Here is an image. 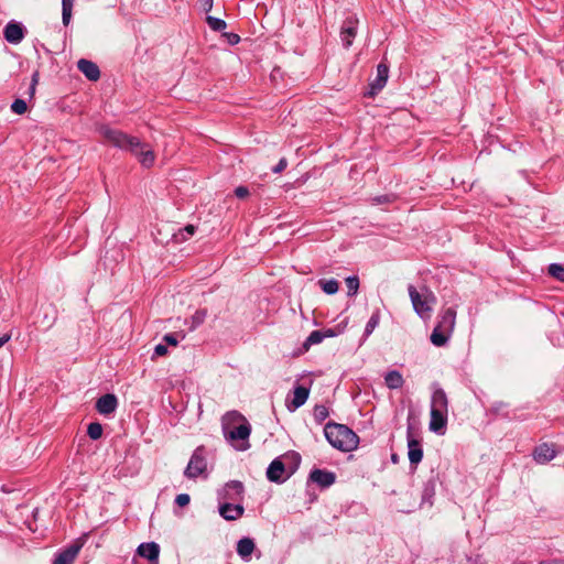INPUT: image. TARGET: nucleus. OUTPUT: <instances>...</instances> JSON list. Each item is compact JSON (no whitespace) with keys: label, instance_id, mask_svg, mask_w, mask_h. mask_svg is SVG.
I'll list each match as a JSON object with an SVG mask.
<instances>
[{"label":"nucleus","instance_id":"obj_1","mask_svg":"<svg viewBox=\"0 0 564 564\" xmlns=\"http://www.w3.org/2000/svg\"><path fill=\"white\" fill-rule=\"evenodd\" d=\"M98 132L106 142L118 149L129 151L131 154L137 156L143 167H151L154 164V152L147 143L141 142L139 138L129 135L106 124L100 126L98 128Z\"/></svg>","mask_w":564,"mask_h":564},{"label":"nucleus","instance_id":"obj_2","mask_svg":"<svg viewBox=\"0 0 564 564\" xmlns=\"http://www.w3.org/2000/svg\"><path fill=\"white\" fill-rule=\"evenodd\" d=\"M324 434L327 442L341 452H351L358 447L359 436L345 424L329 421L325 424Z\"/></svg>","mask_w":564,"mask_h":564},{"label":"nucleus","instance_id":"obj_3","mask_svg":"<svg viewBox=\"0 0 564 564\" xmlns=\"http://www.w3.org/2000/svg\"><path fill=\"white\" fill-rule=\"evenodd\" d=\"M207 469V462L205 457V448L197 447L191 456V459L184 470V476L188 479H196L203 475Z\"/></svg>","mask_w":564,"mask_h":564},{"label":"nucleus","instance_id":"obj_4","mask_svg":"<svg viewBox=\"0 0 564 564\" xmlns=\"http://www.w3.org/2000/svg\"><path fill=\"white\" fill-rule=\"evenodd\" d=\"M227 416L232 417L234 420H237V421H241L242 423H240L238 426H236L231 431H226V427L224 426L225 436L230 438L231 441L248 440L250 436V433H251V426L248 423V421L246 420V417L242 416L237 411H232V412L228 413Z\"/></svg>","mask_w":564,"mask_h":564},{"label":"nucleus","instance_id":"obj_5","mask_svg":"<svg viewBox=\"0 0 564 564\" xmlns=\"http://www.w3.org/2000/svg\"><path fill=\"white\" fill-rule=\"evenodd\" d=\"M243 484L239 480H230L218 491V498L224 502H240L243 499Z\"/></svg>","mask_w":564,"mask_h":564},{"label":"nucleus","instance_id":"obj_6","mask_svg":"<svg viewBox=\"0 0 564 564\" xmlns=\"http://www.w3.org/2000/svg\"><path fill=\"white\" fill-rule=\"evenodd\" d=\"M408 456L411 465H417L423 458V448L421 442L414 435V429L411 423L406 429Z\"/></svg>","mask_w":564,"mask_h":564},{"label":"nucleus","instance_id":"obj_7","mask_svg":"<svg viewBox=\"0 0 564 564\" xmlns=\"http://www.w3.org/2000/svg\"><path fill=\"white\" fill-rule=\"evenodd\" d=\"M409 295L413 305L414 312L421 317V318H430L432 307L429 304L427 299H423L421 294L417 292L414 285L410 284L408 288Z\"/></svg>","mask_w":564,"mask_h":564},{"label":"nucleus","instance_id":"obj_8","mask_svg":"<svg viewBox=\"0 0 564 564\" xmlns=\"http://www.w3.org/2000/svg\"><path fill=\"white\" fill-rule=\"evenodd\" d=\"M308 481L318 485L321 488H328L336 481V475L326 469L314 468L308 475Z\"/></svg>","mask_w":564,"mask_h":564},{"label":"nucleus","instance_id":"obj_9","mask_svg":"<svg viewBox=\"0 0 564 564\" xmlns=\"http://www.w3.org/2000/svg\"><path fill=\"white\" fill-rule=\"evenodd\" d=\"M219 514L227 521H235L243 516L245 508L241 503L223 502L218 508Z\"/></svg>","mask_w":564,"mask_h":564},{"label":"nucleus","instance_id":"obj_10","mask_svg":"<svg viewBox=\"0 0 564 564\" xmlns=\"http://www.w3.org/2000/svg\"><path fill=\"white\" fill-rule=\"evenodd\" d=\"M285 465L280 457L274 458L267 469V478L275 484H282L286 480L284 476Z\"/></svg>","mask_w":564,"mask_h":564},{"label":"nucleus","instance_id":"obj_11","mask_svg":"<svg viewBox=\"0 0 564 564\" xmlns=\"http://www.w3.org/2000/svg\"><path fill=\"white\" fill-rule=\"evenodd\" d=\"M556 449L553 444L542 443L533 451V458L539 464H545L556 457Z\"/></svg>","mask_w":564,"mask_h":564},{"label":"nucleus","instance_id":"obj_12","mask_svg":"<svg viewBox=\"0 0 564 564\" xmlns=\"http://www.w3.org/2000/svg\"><path fill=\"white\" fill-rule=\"evenodd\" d=\"M96 410L102 415L113 413L118 406V399L112 393L101 395L96 402Z\"/></svg>","mask_w":564,"mask_h":564},{"label":"nucleus","instance_id":"obj_13","mask_svg":"<svg viewBox=\"0 0 564 564\" xmlns=\"http://www.w3.org/2000/svg\"><path fill=\"white\" fill-rule=\"evenodd\" d=\"M388 76H389V67L386 64L380 63L377 66V77L373 82L370 83V91H369L370 96L376 95L378 91H380L386 86Z\"/></svg>","mask_w":564,"mask_h":564},{"label":"nucleus","instance_id":"obj_14","mask_svg":"<svg viewBox=\"0 0 564 564\" xmlns=\"http://www.w3.org/2000/svg\"><path fill=\"white\" fill-rule=\"evenodd\" d=\"M80 549L78 543L70 544L56 555L52 564H74Z\"/></svg>","mask_w":564,"mask_h":564},{"label":"nucleus","instance_id":"obj_15","mask_svg":"<svg viewBox=\"0 0 564 564\" xmlns=\"http://www.w3.org/2000/svg\"><path fill=\"white\" fill-rule=\"evenodd\" d=\"M447 413L443 411L431 410L430 430L437 434H444L447 424Z\"/></svg>","mask_w":564,"mask_h":564},{"label":"nucleus","instance_id":"obj_16","mask_svg":"<svg viewBox=\"0 0 564 564\" xmlns=\"http://www.w3.org/2000/svg\"><path fill=\"white\" fill-rule=\"evenodd\" d=\"M39 314L42 315V317L39 321V323L45 329L51 328L55 324V322L57 319V308H56V306L53 303H50V304H47L45 306L43 305L40 308V313Z\"/></svg>","mask_w":564,"mask_h":564},{"label":"nucleus","instance_id":"obj_17","mask_svg":"<svg viewBox=\"0 0 564 564\" xmlns=\"http://www.w3.org/2000/svg\"><path fill=\"white\" fill-rule=\"evenodd\" d=\"M3 35L9 43L18 44L24 37L23 26L17 22H9L4 28Z\"/></svg>","mask_w":564,"mask_h":564},{"label":"nucleus","instance_id":"obj_18","mask_svg":"<svg viewBox=\"0 0 564 564\" xmlns=\"http://www.w3.org/2000/svg\"><path fill=\"white\" fill-rule=\"evenodd\" d=\"M78 69L89 79L96 82L100 77V70L96 63L80 58L77 62Z\"/></svg>","mask_w":564,"mask_h":564},{"label":"nucleus","instance_id":"obj_19","mask_svg":"<svg viewBox=\"0 0 564 564\" xmlns=\"http://www.w3.org/2000/svg\"><path fill=\"white\" fill-rule=\"evenodd\" d=\"M138 554L149 560L150 562H158L160 554V546L155 542L142 543L137 550Z\"/></svg>","mask_w":564,"mask_h":564},{"label":"nucleus","instance_id":"obj_20","mask_svg":"<svg viewBox=\"0 0 564 564\" xmlns=\"http://www.w3.org/2000/svg\"><path fill=\"white\" fill-rule=\"evenodd\" d=\"M357 34L355 22L350 19L346 20L340 30V39L343 45L348 48Z\"/></svg>","mask_w":564,"mask_h":564},{"label":"nucleus","instance_id":"obj_21","mask_svg":"<svg viewBox=\"0 0 564 564\" xmlns=\"http://www.w3.org/2000/svg\"><path fill=\"white\" fill-rule=\"evenodd\" d=\"M456 322V310L454 307L446 308L442 316L440 322L437 323V327L444 329L445 332H448L452 334L455 327Z\"/></svg>","mask_w":564,"mask_h":564},{"label":"nucleus","instance_id":"obj_22","mask_svg":"<svg viewBox=\"0 0 564 564\" xmlns=\"http://www.w3.org/2000/svg\"><path fill=\"white\" fill-rule=\"evenodd\" d=\"M431 410L448 412V400L442 388L434 390L431 399Z\"/></svg>","mask_w":564,"mask_h":564},{"label":"nucleus","instance_id":"obj_23","mask_svg":"<svg viewBox=\"0 0 564 564\" xmlns=\"http://www.w3.org/2000/svg\"><path fill=\"white\" fill-rule=\"evenodd\" d=\"M256 549V544L251 538H242L237 543V553L238 555L248 561Z\"/></svg>","mask_w":564,"mask_h":564},{"label":"nucleus","instance_id":"obj_24","mask_svg":"<svg viewBox=\"0 0 564 564\" xmlns=\"http://www.w3.org/2000/svg\"><path fill=\"white\" fill-rule=\"evenodd\" d=\"M293 394L294 397L291 405H288L290 410H296L306 402L310 395V389L304 386H297L295 387Z\"/></svg>","mask_w":564,"mask_h":564},{"label":"nucleus","instance_id":"obj_25","mask_svg":"<svg viewBox=\"0 0 564 564\" xmlns=\"http://www.w3.org/2000/svg\"><path fill=\"white\" fill-rule=\"evenodd\" d=\"M384 381H386V386L389 389H393V390L401 388L404 383L403 377H402L401 372H399L398 370L388 371L384 376Z\"/></svg>","mask_w":564,"mask_h":564},{"label":"nucleus","instance_id":"obj_26","mask_svg":"<svg viewBox=\"0 0 564 564\" xmlns=\"http://www.w3.org/2000/svg\"><path fill=\"white\" fill-rule=\"evenodd\" d=\"M435 495V480L434 478H430L423 485L422 489V505L427 503L429 506L433 505L432 498Z\"/></svg>","mask_w":564,"mask_h":564},{"label":"nucleus","instance_id":"obj_27","mask_svg":"<svg viewBox=\"0 0 564 564\" xmlns=\"http://www.w3.org/2000/svg\"><path fill=\"white\" fill-rule=\"evenodd\" d=\"M449 335L451 334L448 332H445L444 329L435 326V328L433 329V332L431 334V341L433 345H435L437 347H442L447 343Z\"/></svg>","mask_w":564,"mask_h":564},{"label":"nucleus","instance_id":"obj_28","mask_svg":"<svg viewBox=\"0 0 564 564\" xmlns=\"http://www.w3.org/2000/svg\"><path fill=\"white\" fill-rule=\"evenodd\" d=\"M75 0H62V22L67 26L72 19Z\"/></svg>","mask_w":564,"mask_h":564},{"label":"nucleus","instance_id":"obj_29","mask_svg":"<svg viewBox=\"0 0 564 564\" xmlns=\"http://www.w3.org/2000/svg\"><path fill=\"white\" fill-rule=\"evenodd\" d=\"M318 284L322 288V290L328 295L335 294L339 289V284L335 279H330V280L321 279L318 281Z\"/></svg>","mask_w":564,"mask_h":564},{"label":"nucleus","instance_id":"obj_30","mask_svg":"<svg viewBox=\"0 0 564 564\" xmlns=\"http://www.w3.org/2000/svg\"><path fill=\"white\" fill-rule=\"evenodd\" d=\"M323 339H324V334H322V330H319V329L313 330L308 335V337L305 339V341L303 344V348L305 350H308L312 345H317V344L322 343Z\"/></svg>","mask_w":564,"mask_h":564},{"label":"nucleus","instance_id":"obj_31","mask_svg":"<svg viewBox=\"0 0 564 564\" xmlns=\"http://www.w3.org/2000/svg\"><path fill=\"white\" fill-rule=\"evenodd\" d=\"M196 232L194 225H187L183 229H180L177 234H174V238L177 242H183L192 237Z\"/></svg>","mask_w":564,"mask_h":564},{"label":"nucleus","instance_id":"obj_32","mask_svg":"<svg viewBox=\"0 0 564 564\" xmlns=\"http://www.w3.org/2000/svg\"><path fill=\"white\" fill-rule=\"evenodd\" d=\"M206 22L213 31L220 32L227 28L226 21H224L223 19H219V18L212 17V15H208L206 18Z\"/></svg>","mask_w":564,"mask_h":564},{"label":"nucleus","instance_id":"obj_33","mask_svg":"<svg viewBox=\"0 0 564 564\" xmlns=\"http://www.w3.org/2000/svg\"><path fill=\"white\" fill-rule=\"evenodd\" d=\"M398 199V195L390 193V194H383L378 195L371 198L372 205H381V204H392Z\"/></svg>","mask_w":564,"mask_h":564},{"label":"nucleus","instance_id":"obj_34","mask_svg":"<svg viewBox=\"0 0 564 564\" xmlns=\"http://www.w3.org/2000/svg\"><path fill=\"white\" fill-rule=\"evenodd\" d=\"M328 415H329V411H328L327 406H325L323 404L315 405V408L313 410V416L317 423L321 424L323 421H325L328 417Z\"/></svg>","mask_w":564,"mask_h":564},{"label":"nucleus","instance_id":"obj_35","mask_svg":"<svg viewBox=\"0 0 564 564\" xmlns=\"http://www.w3.org/2000/svg\"><path fill=\"white\" fill-rule=\"evenodd\" d=\"M549 274L560 282H564V267L558 263H552L547 269Z\"/></svg>","mask_w":564,"mask_h":564},{"label":"nucleus","instance_id":"obj_36","mask_svg":"<svg viewBox=\"0 0 564 564\" xmlns=\"http://www.w3.org/2000/svg\"><path fill=\"white\" fill-rule=\"evenodd\" d=\"M380 322V312L376 311L371 317L369 318L366 327H365V336H369L376 329Z\"/></svg>","mask_w":564,"mask_h":564},{"label":"nucleus","instance_id":"obj_37","mask_svg":"<svg viewBox=\"0 0 564 564\" xmlns=\"http://www.w3.org/2000/svg\"><path fill=\"white\" fill-rule=\"evenodd\" d=\"M87 434L94 441L99 440L102 435V425L99 422H91L87 427Z\"/></svg>","mask_w":564,"mask_h":564},{"label":"nucleus","instance_id":"obj_38","mask_svg":"<svg viewBox=\"0 0 564 564\" xmlns=\"http://www.w3.org/2000/svg\"><path fill=\"white\" fill-rule=\"evenodd\" d=\"M346 286L348 290V296L356 295L359 289V279L356 275L348 276L346 279Z\"/></svg>","mask_w":564,"mask_h":564},{"label":"nucleus","instance_id":"obj_39","mask_svg":"<svg viewBox=\"0 0 564 564\" xmlns=\"http://www.w3.org/2000/svg\"><path fill=\"white\" fill-rule=\"evenodd\" d=\"M11 110L17 113V115H23L28 110V106H26V102L25 100L23 99H15L12 104H11Z\"/></svg>","mask_w":564,"mask_h":564},{"label":"nucleus","instance_id":"obj_40","mask_svg":"<svg viewBox=\"0 0 564 564\" xmlns=\"http://www.w3.org/2000/svg\"><path fill=\"white\" fill-rule=\"evenodd\" d=\"M191 501V497L188 494H180L175 497V503L178 507H186Z\"/></svg>","mask_w":564,"mask_h":564},{"label":"nucleus","instance_id":"obj_41","mask_svg":"<svg viewBox=\"0 0 564 564\" xmlns=\"http://www.w3.org/2000/svg\"><path fill=\"white\" fill-rule=\"evenodd\" d=\"M235 195H236L238 198L243 199V198H246V197H248V196H249V189H248V187H246V186H238V187H236V189H235Z\"/></svg>","mask_w":564,"mask_h":564},{"label":"nucleus","instance_id":"obj_42","mask_svg":"<svg viewBox=\"0 0 564 564\" xmlns=\"http://www.w3.org/2000/svg\"><path fill=\"white\" fill-rule=\"evenodd\" d=\"M286 165H288L286 159L282 158L279 161V163L275 166L272 167V172L275 173V174L281 173L282 171L285 170Z\"/></svg>","mask_w":564,"mask_h":564},{"label":"nucleus","instance_id":"obj_43","mask_svg":"<svg viewBox=\"0 0 564 564\" xmlns=\"http://www.w3.org/2000/svg\"><path fill=\"white\" fill-rule=\"evenodd\" d=\"M224 35L227 37L230 45H236L240 41V36L236 33H225Z\"/></svg>","mask_w":564,"mask_h":564},{"label":"nucleus","instance_id":"obj_44","mask_svg":"<svg viewBox=\"0 0 564 564\" xmlns=\"http://www.w3.org/2000/svg\"><path fill=\"white\" fill-rule=\"evenodd\" d=\"M163 340L167 345H171V346H176L177 343H178L175 334H166V335H164Z\"/></svg>","mask_w":564,"mask_h":564},{"label":"nucleus","instance_id":"obj_45","mask_svg":"<svg viewBox=\"0 0 564 564\" xmlns=\"http://www.w3.org/2000/svg\"><path fill=\"white\" fill-rule=\"evenodd\" d=\"M167 354V347L163 344H159L154 348L155 356H165Z\"/></svg>","mask_w":564,"mask_h":564},{"label":"nucleus","instance_id":"obj_46","mask_svg":"<svg viewBox=\"0 0 564 564\" xmlns=\"http://www.w3.org/2000/svg\"><path fill=\"white\" fill-rule=\"evenodd\" d=\"M321 330H322V334H324V339L335 337L338 335V332L335 328H327V329H321Z\"/></svg>","mask_w":564,"mask_h":564},{"label":"nucleus","instance_id":"obj_47","mask_svg":"<svg viewBox=\"0 0 564 564\" xmlns=\"http://www.w3.org/2000/svg\"><path fill=\"white\" fill-rule=\"evenodd\" d=\"M202 7L206 12H209L213 8V0H202Z\"/></svg>","mask_w":564,"mask_h":564},{"label":"nucleus","instance_id":"obj_48","mask_svg":"<svg viewBox=\"0 0 564 564\" xmlns=\"http://www.w3.org/2000/svg\"><path fill=\"white\" fill-rule=\"evenodd\" d=\"M11 339V334L7 333L0 337V348Z\"/></svg>","mask_w":564,"mask_h":564},{"label":"nucleus","instance_id":"obj_49","mask_svg":"<svg viewBox=\"0 0 564 564\" xmlns=\"http://www.w3.org/2000/svg\"><path fill=\"white\" fill-rule=\"evenodd\" d=\"M505 406H506V404L503 402H499V403H496V404L492 405L491 411L495 412V413H498Z\"/></svg>","mask_w":564,"mask_h":564},{"label":"nucleus","instance_id":"obj_50","mask_svg":"<svg viewBox=\"0 0 564 564\" xmlns=\"http://www.w3.org/2000/svg\"><path fill=\"white\" fill-rule=\"evenodd\" d=\"M204 317L205 312H196L195 319L197 321V323H202L204 321Z\"/></svg>","mask_w":564,"mask_h":564},{"label":"nucleus","instance_id":"obj_51","mask_svg":"<svg viewBox=\"0 0 564 564\" xmlns=\"http://www.w3.org/2000/svg\"><path fill=\"white\" fill-rule=\"evenodd\" d=\"M39 83V73L35 72L33 75H32V82H31V85H34L36 86Z\"/></svg>","mask_w":564,"mask_h":564},{"label":"nucleus","instance_id":"obj_52","mask_svg":"<svg viewBox=\"0 0 564 564\" xmlns=\"http://www.w3.org/2000/svg\"><path fill=\"white\" fill-rule=\"evenodd\" d=\"M39 83V73L35 72L33 75H32V82H31V85H34L36 86Z\"/></svg>","mask_w":564,"mask_h":564},{"label":"nucleus","instance_id":"obj_53","mask_svg":"<svg viewBox=\"0 0 564 564\" xmlns=\"http://www.w3.org/2000/svg\"><path fill=\"white\" fill-rule=\"evenodd\" d=\"M35 89H36V86L30 85V87H29V95H30L31 98L34 96Z\"/></svg>","mask_w":564,"mask_h":564},{"label":"nucleus","instance_id":"obj_54","mask_svg":"<svg viewBox=\"0 0 564 564\" xmlns=\"http://www.w3.org/2000/svg\"><path fill=\"white\" fill-rule=\"evenodd\" d=\"M540 564H564V560H554L550 563L541 562Z\"/></svg>","mask_w":564,"mask_h":564},{"label":"nucleus","instance_id":"obj_55","mask_svg":"<svg viewBox=\"0 0 564 564\" xmlns=\"http://www.w3.org/2000/svg\"><path fill=\"white\" fill-rule=\"evenodd\" d=\"M392 460L397 462V455H392Z\"/></svg>","mask_w":564,"mask_h":564},{"label":"nucleus","instance_id":"obj_56","mask_svg":"<svg viewBox=\"0 0 564 564\" xmlns=\"http://www.w3.org/2000/svg\"><path fill=\"white\" fill-rule=\"evenodd\" d=\"M133 564H139V562L137 560H133Z\"/></svg>","mask_w":564,"mask_h":564}]
</instances>
